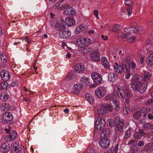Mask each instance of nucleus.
Returning <instances> with one entry per match:
<instances>
[{"mask_svg":"<svg viewBox=\"0 0 153 153\" xmlns=\"http://www.w3.org/2000/svg\"><path fill=\"white\" fill-rule=\"evenodd\" d=\"M105 121L102 117H99L96 120L94 125V127L97 130L101 131L100 134L99 145L102 148L105 147Z\"/></svg>","mask_w":153,"mask_h":153,"instance_id":"nucleus-1","label":"nucleus"},{"mask_svg":"<svg viewBox=\"0 0 153 153\" xmlns=\"http://www.w3.org/2000/svg\"><path fill=\"white\" fill-rule=\"evenodd\" d=\"M146 85L142 84L137 79H135L131 83L132 88L135 92H138L141 94L143 93L146 89Z\"/></svg>","mask_w":153,"mask_h":153,"instance_id":"nucleus-2","label":"nucleus"},{"mask_svg":"<svg viewBox=\"0 0 153 153\" xmlns=\"http://www.w3.org/2000/svg\"><path fill=\"white\" fill-rule=\"evenodd\" d=\"M146 109L144 108H142L140 110L135 112L133 116L136 120L143 118L141 120L143 121L144 120L143 118L146 117Z\"/></svg>","mask_w":153,"mask_h":153,"instance_id":"nucleus-3","label":"nucleus"},{"mask_svg":"<svg viewBox=\"0 0 153 153\" xmlns=\"http://www.w3.org/2000/svg\"><path fill=\"white\" fill-rule=\"evenodd\" d=\"M62 9L63 10V13L67 15H74L75 14V11L74 9L71 7H69L68 5L63 6Z\"/></svg>","mask_w":153,"mask_h":153,"instance_id":"nucleus-4","label":"nucleus"},{"mask_svg":"<svg viewBox=\"0 0 153 153\" xmlns=\"http://www.w3.org/2000/svg\"><path fill=\"white\" fill-rule=\"evenodd\" d=\"M95 95L98 98L103 97L105 94V87L104 86H100L95 91Z\"/></svg>","mask_w":153,"mask_h":153,"instance_id":"nucleus-5","label":"nucleus"},{"mask_svg":"<svg viewBox=\"0 0 153 153\" xmlns=\"http://www.w3.org/2000/svg\"><path fill=\"white\" fill-rule=\"evenodd\" d=\"M91 76L96 84L99 85L100 83L102 80V76L100 74L95 72L92 73Z\"/></svg>","mask_w":153,"mask_h":153,"instance_id":"nucleus-6","label":"nucleus"},{"mask_svg":"<svg viewBox=\"0 0 153 153\" xmlns=\"http://www.w3.org/2000/svg\"><path fill=\"white\" fill-rule=\"evenodd\" d=\"M90 55L91 59L93 61L97 62L100 59V53L99 51L97 50L93 51L91 52Z\"/></svg>","mask_w":153,"mask_h":153,"instance_id":"nucleus-7","label":"nucleus"},{"mask_svg":"<svg viewBox=\"0 0 153 153\" xmlns=\"http://www.w3.org/2000/svg\"><path fill=\"white\" fill-rule=\"evenodd\" d=\"M117 100L113 98L109 101V104H108L106 106V111L111 112L113 109V107L116 103Z\"/></svg>","mask_w":153,"mask_h":153,"instance_id":"nucleus-8","label":"nucleus"},{"mask_svg":"<svg viewBox=\"0 0 153 153\" xmlns=\"http://www.w3.org/2000/svg\"><path fill=\"white\" fill-rule=\"evenodd\" d=\"M100 108L97 109V113L99 115L103 116L105 114V103L101 102L100 104Z\"/></svg>","mask_w":153,"mask_h":153,"instance_id":"nucleus-9","label":"nucleus"},{"mask_svg":"<svg viewBox=\"0 0 153 153\" xmlns=\"http://www.w3.org/2000/svg\"><path fill=\"white\" fill-rule=\"evenodd\" d=\"M85 67L83 64L79 63L76 65L75 67V71L76 73H82L84 71Z\"/></svg>","mask_w":153,"mask_h":153,"instance_id":"nucleus-10","label":"nucleus"},{"mask_svg":"<svg viewBox=\"0 0 153 153\" xmlns=\"http://www.w3.org/2000/svg\"><path fill=\"white\" fill-rule=\"evenodd\" d=\"M17 133L15 130H13L12 133L9 135L6 136L4 138L5 140L7 141H10L14 139L16 137Z\"/></svg>","mask_w":153,"mask_h":153,"instance_id":"nucleus-11","label":"nucleus"},{"mask_svg":"<svg viewBox=\"0 0 153 153\" xmlns=\"http://www.w3.org/2000/svg\"><path fill=\"white\" fill-rule=\"evenodd\" d=\"M2 118L3 120L6 122L10 121L12 120L13 115L10 112H6L3 114Z\"/></svg>","mask_w":153,"mask_h":153,"instance_id":"nucleus-12","label":"nucleus"},{"mask_svg":"<svg viewBox=\"0 0 153 153\" xmlns=\"http://www.w3.org/2000/svg\"><path fill=\"white\" fill-rule=\"evenodd\" d=\"M10 145L7 142L2 144L0 148V153H6L10 150Z\"/></svg>","mask_w":153,"mask_h":153,"instance_id":"nucleus-13","label":"nucleus"},{"mask_svg":"<svg viewBox=\"0 0 153 153\" xmlns=\"http://www.w3.org/2000/svg\"><path fill=\"white\" fill-rule=\"evenodd\" d=\"M66 19L65 21L64 20V19L62 17H60V19L58 22V24L59 27H58V30L60 31L64 29L66 27Z\"/></svg>","mask_w":153,"mask_h":153,"instance_id":"nucleus-14","label":"nucleus"},{"mask_svg":"<svg viewBox=\"0 0 153 153\" xmlns=\"http://www.w3.org/2000/svg\"><path fill=\"white\" fill-rule=\"evenodd\" d=\"M1 76L4 81H7L10 77V73L6 71H2L1 72Z\"/></svg>","mask_w":153,"mask_h":153,"instance_id":"nucleus-15","label":"nucleus"},{"mask_svg":"<svg viewBox=\"0 0 153 153\" xmlns=\"http://www.w3.org/2000/svg\"><path fill=\"white\" fill-rule=\"evenodd\" d=\"M71 34L70 30H64L59 33V36L63 39H66L69 37Z\"/></svg>","mask_w":153,"mask_h":153,"instance_id":"nucleus-16","label":"nucleus"},{"mask_svg":"<svg viewBox=\"0 0 153 153\" xmlns=\"http://www.w3.org/2000/svg\"><path fill=\"white\" fill-rule=\"evenodd\" d=\"M115 91L118 97L121 99H124V96L125 94L124 91L122 87H117V89L115 90Z\"/></svg>","mask_w":153,"mask_h":153,"instance_id":"nucleus-17","label":"nucleus"},{"mask_svg":"<svg viewBox=\"0 0 153 153\" xmlns=\"http://www.w3.org/2000/svg\"><path fill=\"white\" fill-rule=\"evenodd\" d=\"M66 25L68 26H71L74 25L75 21L72 17H68L66 18Z\"/></svg>","mask_w":153,"mask_h":153,"instance_id":"nucleus-18","label":"nucleus"},{"mask_svg":"<svg viewBox=\"0 0 153 153\" xmlns=\"http://www.w3.org/2000/svg\"><path fill=\"white\" fill-rule=\"evenodd\" d=\"M115 65L114 66V68L116 71L120 74H122L124 71V66H121L117 63H115Z\"/></svg>","mask_w":153,"mask_h":153,"instance_id":"nucleus-19","label":"nucleus"},{"mask_svg":"<svg viewBox=\"0 0 153 153\" xmlns=\"http://www.w3.org/2000/svg\"><path fill=\"white\" fill-rule=\"evenodd\" d=\"M118 78V76L116 74L111 73L108 74V80L111 82H114Z\"/></svg>","mask_w":153,"mask_h":153,"instance_id":"nucleus-20","label":"nucleus"},{"mask_svg":"<svg viewBox=\"0 0 153 153\" xmlns=\"http://www.w3.org/2000/svg\"><path fill=\"white\" fill-rule=\"evenodd\" d=\"M83 86L80 84H75L73 88L74 92L75 94H77L82 88Z\"/></svg>","mask_w":153,"mask_h":153,"instance_id":"nucleus-21","label":"nucleus"},{"mask_svg":"<svg viewBox=\"0 0 153 153\" xmlns=\"http://www.w3.org/2000/svg\"><path fill=\"white\" fill-rule=\"evenodd\" d=\"M81 85L83 86L86 87L89 84L90 80L89 79L85 76H83L81 78Z\"/></svg>","mask_w":153,"mask_h":153,"instance_id":"nucleus-22","label":"nucleus"},{"mask_svg":"<svg viewBox=\"0 0 153 153\" xmlns=\"http://www.w3.org/2000/svg\"><path fill=\"white\" fill-rule=\"evenodd\" d=\"M13 150L16 153H18L21 150L18 143L15 142L12 144Z\"/></svg>","mask_w":153,"mask_h":153,"instance_id":"nucleus-23","label":"nucleus"},{"mask_svg":"<svg viewBox=\"0 0 153 153\" xmlns=\"http://www.w3.org/2000/svg\"><path fill=\"white\" fill-rule=\"evenodd\" d=\"M152 74L148 72H145L142 75V77L143 80L145 82L148 81L150 80Z\"/></svg>","mask_w":153,"mask_h":153,"instance_id":"nucleus-24","label":"nucleus"},{"mask_svg":"<svg viewBox=\"0 0 153 153\" xmlns=\"http://www.w3.org/2000/svg\"><path fill=\"white\" fill-rule=\"evenodd\" d=\"M146 62L147 65L149 66L153 65V53L146 58Z\"/></svg>","mask_w":153,"mask_h":153,"instance_id":"nucleus-25","label":"nucleus"},{"mask_svg":"<svg viewBox=\"0 0 153 153\" xmlns=\"http://www.w3.org/2000/svg\"><path fill=\"white\" fill-rule=\"evenodd\" d=\"M122 122L121 123L115 124V129L117 131L121 132L123 131L124 122Z\"/></svg>","mask_w":153,"mask_h":153,"instance_id":"nucleus-26","label":"nucleus"},{"mask_svg":"<svg viewBox=\"0 0 153 153\" xmlns=\"http://www.w3.org/2000/svg\"><path fill=\"white\" fill-rule=\"evenodd\" d=\"M9 95L6 91L2 92L1 94V99L3 101H5L9 98Z\"/></svg>","mask_w":153,"mask_h":153,"instance_id":"nucleus-27","label":"nucleus"},{"mask_svg":"<svg viewBox=\"0 0 153 153\" xmlns=\"http://www.w3.org/2000/svg\"><path fill=\"white\" fill-rule=\"evenodd\" d=\"M49 23L52 27L58 30L59 26L58 25V22L56 21L52 20Z\"/></svg>","mask_w":153,"mask_h":153,"instance_id":"nucleus-28","label":"nucleus"},{"mask_svg":"<svg viewBox=\"0 0 153 153\" xmlns=\"http://www.w3.org/2000/svg\"><path fill=\"white\" fill-rule=\"evenodd\" d=\"M85 97L89 102L93 103L94 102V97L91 94L86 93L85 95Z\"/></svg>","mask_w":153,"mask_h":153,"instance_id":"nucleus-29","label":"nucleus"},{"mask_svg":"<svg viewBox=\"0 0 153 153\" xmlns=\"http://www.w3.org/2000/svg\"><path fill=\"white\" fill-rule=\"evenodd\" d=\"M76 45L79 47H82L85 45L83 39L81 38L77 40Z\"/></svg>","mask_w":153,"mask_h":153,"instance_id":"nucleus-30","label":"nucleus"},{"mask_svg":"<svg viewBox=\"0 0 153 153\" xmlns=\"http://www.w3.org/2000/svg\"><path fill=\"white\" fill-rule=\"evenodd\" d=\"M130 59L128 58H126L124 59L123 61V66H124L125 68H126V71H128V69L127 68V64L130 63Z\"/></svg>","mask_w":153,"mask_h":153,"instance_id":"nucleus-31","label":"nucleus"},{"mask_svg":"<svg viewBox=\"0 0 153 153\" xmlns=\"http://www.w3.org/2000/svg\"><path fill=\"white\" fill-rule=\"evenodd\" d=\"M9 86L7 82H4L1 84L0 88L2 90H5L7 89Z\"/></svg>","mask_w":153,"mask_h":153,"instance_id":"nucleus-32","label":"nucleus"},{"mask_svg":"<svg viewBox=\"0 0 153 153\" xmlns=\"http://www.w3.org/2000/svg\"><path fill=\"white\" fill-rule=\"evenodd\" d=\"M122 27V26L121 25H116L112 28V30L113 31L116 32L120 30Z\"/></svg>","mask_w":153,"mask_h":153,"instance_id":"nucleus-33","label":"nucleus"},{"mask_svg":"<svg viewBox=\"0 0 153 153\" xmlns=\"http://www.w3.org/2000/svg\"><path fill=\"white\" fill-rule=\"evenodd\" d=\"M131 153H138V148L137 146H131L130 149Z\"/></svg>","mask_w":153,"mask_h":153,"instance_id":"nucleus-34","label":"nucleus"},{"mask_svg":"<svg viewBox=\"0 0 153 153\" xmlns=\"http://www.w3.org/2000/svg\"><path fill=\"white\" fill-rule=\"evenodd\" d=\"M146 149L149 151L153 150V142H151L146 145L145 146Z\"/></svg>","mask_w":153,"mask_h":153,"instance_id":"nucleus-35","label":"nucleus"},{"mask_svg":"<svg viewBox=\"0 0 153 153\" xmlns=\"http://www.w3.org/2000/svg\"><path fill=\"white\" fill-rule=\"evenodd\" d=\"M153 126V124L149 123H145L143 127V128L145 130H148L151 128Z\"/></svg>","mask_w":153,"mask_h":153,"instance_id":"nucleus-36","label":"nucleus"},{"mask_svg":"<svg viewBox=\"0 0 153 153\" xmlns=\"http://www.w3.org/2000/svg\"><path fill=\"white\" fill-rule=\"evenodd\" d=\"M129 107L128 105H126V106H125L123 107V111L124 114L127 115L129 113L130 111Z\"/></svg>","mask_w":153,"mask_h":153,"instance_id":"nucleus-37","label":"nucleus"},{"mask_svg":"<svg viewBox=\"0 0 153 153\" xmlns=\"http://www.w3.org/2000/svg\"><path fill=\"white\" fill-rule=\"evenodd\" d=\"M114 120L112 119H109L107 120V125L111 127H113L115 124L114 123Z\"/></svg>","mask_w":153,"mask_h":153,"instance_id":"nucleus-38","label":"nucleus"},{"mask_svg":"<svg viewBox=\"0 0 153 153\" xmlns=\"http://www.w3.org/2000/svg\"><path fill=\"white\" fill-rule=\"evenodd\" d=\"M1 62L3 63H4L7 61V58L3 53H2L1 54Z\"/></svg>","mask_w":153,"mask_h":153,"instance_id":"nucleus-39","label":"nucleus"},{"mask_svg":"<svg viewBox=\"0 0 153 153\" xmlns=\"http://www.w3.org/2000/svg\"><path fill=\"white\" fill-rule=\"evenodd\" d=\"M125 4L128 5V7L131 8L133 4V2L131 0H126L125 1Z\"/></svg>","mask_w":153,"mask_h":153,"instance_id":"nucleus-40","label":"nucleus"},{"mask_svg":"<svg viewBox=\"0 0 153 153\" xmlns=\"http://www.w3.org/2000/svg\"><path fill=\"white\" fill-rule=\"evenodd\" d=\"M9 106L5 103H3L1 106V109L4 111L9 109Z\"/></svg>","mask_w":153,"mask_h":153,"instance_id":"nucleus-41","label":"nucleus"},{"mask_svg":"<svg viewBox=\"0 0 153 153\" xmlns=\"http://www.w3.org/2000/svg\"><path fill=\"white\" fill-rule=\"evenodd\" d=\"M83 28L84 27L81 25L77 27L75 31L76 33L78 34L81 32Z\"/></svg>","mask_w":153,"mask_h":153,"instance_id":"nucleus-42","label":"nucleus"},{"mask_svg":"<svg viewBox=\"0 0 153 153\" xmlns=\"http://www.w3.org/2000/svg\"><path fill=\"white\" fill-rule=\"evenodd\" d=\"M75 76L73 72H70L68 74L67 77V79H71Z\"/></svg>","mask_w":153,"mask_h":153,"instance_id":"nucleus-43","label":"nucleus"},{"mask_svg":"<svg viewBox=\"0 0 153 153\" xmlns=\"http://www.w3.org/2000/svg\"><path fill=\"white\" fill-rule=\"evenodd\" d=\"M119 102L118 101H116V103L114 105L113 109H114L115 111H117L120 108V106L119 105Z\"/></svg>","mask_w":153,"mask_h":153,"instance_id":"nucleus-44","label":"nucleus"},{"mask_svg":"<svg viewBox=\"0 0 153 153\" xmlns=\"http://www.w3.org/2000/svg\"><path fill=\"white\" fill-rule=\"evenodd\" d=\"M84 41L85 42V45H88L91 43V40L88 38H86L83 39Z\"/></svg>","mask_w":153,"mask_h":153,"instance_id":"nucleus-45","label":"nucleus"},{"mask_svg":"<svg viewBox=\"0 0 153 153\" xmlns=\"http://www.w3.org/2000/svg\"><path fill=\"white\" fill-rule=\"evenodd\" d=\"M19 85V82L17 81H12L10 84V86L12 87L17 86Z\"/></svg>","mask_w":153,"mask_h":153,"instance_id":"nucleus-46","label":"nucleus"},{"mask_svg":"<svg viewBox=\"0 0 153 153\" xmlns=\"http://www.w3.org/2000/svg\"><path fill=\"white\" fill-rule=\"evenodd\" d=\"M130 28L133 29V30L137 29L138 25L136 22H133L130 24Z\"/></svg>","mask_w":153,"mask_h":153,"instance_id":"nucleus-47","label":"nucleus"},{"mask_svg":"<svg viewBox=\"0 0 153 153\" xmlns=\"http://www.w3.org/2000/svg\"><path fill=\"white\" fill-rule=\"evenodd\" d=\"M114 35L120 38H122L123 37V36L124 35V33L123 32H119L117 33H115Z\"/></svg>","mask_w":153,"mask_h":153,"instance_id":"nucleus-48","label":"nucleus"},{"mask_svg":"<svg viewBox=\"0 0 153 153\" xmlns=\"http://www.w3.org/2000/svg\"><path fill=\"white\" fill-rule=\"evenodd\" d=\"M131 134V131L130 129H128L126 132L124 138L126 139L128 138Z\"/></svg>","mask_w":153,"mask_h":153,"instance_id":"nucleus-49","label":"nucleus"},{"mask_svg":"<svg viewBox=\"0 0 153 153\" xmlns=\"http://www.w3.org/2000/svg\"><path fill=\"white\" fill-rule=\"evenodd\" d=\"M123 122V120L121 121L120 118L118 117H115V121L114 122V123L115 124H120L121 123V122Z\"/></svg>","mask_w":153,"mask_h":153,"instance_id":"nucleus-50","label":"nucleus"},{"mask_svg":"<svg viewBox=\"0 0 153 153\" xmlns=\"http://www.w3.org/2000/svg\"><path fill=\"white\" fill-rule=\"evenodd\" d=\"M91 51V48L90 47H86L84 48L83 49V52L84 53H87L90 52Z\"/></svg>","mask_w":153,"mask_h":153,"instance_id":"nucleus-51","label":"nucleus"},{"mask_svg":"<svg viewBox=\"0 0 153 153\" xmlns=\"http://www.w3.org/2000/svg\"><path fill=\"white\" fill-rule=\"evenodd\" d=\"M136 38L134 36L130 37L127 40V42L128 43L133 42H134Z\"/></svg>","mask_w":153,"mask_h":153,"instance_id":"nucleus-52","label":"nucleus"},{"mask_svg":"<svg viewBox=\"0 0 153 153\" xmlns=\"http://www.w3.org/2000/svg\"><path fill=\"white\" fill-rule=\"evenodd\" d=\"M21 39L22 40H25L26 42L28 44L30 43L31 40L27 37H23L21 38Z\"/></svg>","mask_w":153,"mask_h":153,"instance_id":"nucleus-53","label":"nucleus"},{"mask_svg":"<svg viewBox=\"0 0 153 153\" xmlns=\"http://www.w3.org/2000/svg\"><path fill=\"white\" fill-rule=\"evenodd\" d=\"M128 145H132L131 146H137V143L134 140H131L128 143Z\"/></svg>","mask_w":153,"mask_h":153,"instance_id":"nucleus-54","label":"nucleus"},{"mask_svg":"<svg viewBox=\"0 0 153 153\" xmlns=\"http://www.w3.org/2000/svg\"><path fill=\"white\" fill-rule=\"evenodd\" d=\"M153 104V99L148 100L145 103V105H149Z\"/></svg>","mask_w":153,"mask_h":153,"instance_id":"nucleus-55","label":"nucleus"},{"mask_svg":"<svg viewBox=\"0 0 153 153\" xmlns=\"http://www.w3.org/2000/svg\"><path fill=\"white\" fill-rule=\"evenodd\" d=\"M143 28L142 27L140 26L137 27V29L133 30V31L134 33H137L138 31H140L142 30Z\"/></svg>","mask_w":153,"mask_h":153,"instance_id":"nucleus-56","label":"nucleus"},{"mask_svg":"<svg viewBox=\"0 0 153 153\" xmlns=\"http://www.w3.org/2000/svg\"><path fill=\"white\" fill-rule=\"evenodd\" d=\"M130 96V93L129 92H127L125 94V93L124 96V98H125L126 99L127 98V99H128L129 98Z\"/></svg>","mask_w":153,"mask_h":153,"instance_id":"nucleus-57","label":"nucleus"},{"mask_svg":"<svg viewBox=\"0 0 153 153\" xmlns=\"http://www.w3.org/2000/svg\"><path fill=\"white\" fill-rule=\"evenodd\" d=\"M130 33H125L124 34L123 36V39H126L127 38H128V37L130 36Z\"/></svg>","mask_w":153,"mask_h":153,"instance_id":"nucleus-58","label":"nucleus"},{"mask_svg":"<svg viewBox=\"0 0 153 153\" xmlns=\"http://www.w3.org/2000/svg\"><path fill=\"white\" fill-rule=\"evenodd\" d=\"M93 13L97 19L99 18L98 16V12L97 10H94L93 12Z\"/></svg>","mask_w":153,"mask_h":153,"instance_id":"nucleus-59","label":"nucleus"},{"mask_svg":"<svg viewBox=\"0 0 153 153\" xmlns=\"http://www.w3.org/2000/svg\"><path fill=\"white\" fill-rule=\"evenodd\" d=\"M138 133L140 134V135L141 137L145 134L143 130L141 129L139 130Z\"/></svg>","mask_w":153,"mask_h":153,"instance_id":"nucleus-60","label":"nucleus"},{"mask_svg":"<svg viewBox=\"0 0 153 153\" xmlns=\"http://www.w3.org/2000/svg\"><path fill=\"white\" fill-rule=\"evenodd\" d=\"M110 144V140L108 138H106V148L108 147Z\"/></svg>","mask_w":153,"mask_h":153,"instance_id":"nucleus-61","label":"nucleus"},{"mask_svg":"<svg viewBox=\"0 0 153 153\" xmlns=\"http://www.w3.org/2000/svg\"><path fill=\"white\" fill-rule=\"evenodd\" d=\"M112 95L111 94H109L108 96L106 98V99L107 100V103H108V101L109 100H110L111 99H112Z\"/></svg>","mask_w":153,"mask_h":153,"instance_id":"nucleus-62","label":"nucleus"},{"mask_svg":"<svg viewBox=\"0 0 153 153\" xmlns=\"http://www.w3.org/2000/svg\"><path fill=\"white\" fill-rule=\"evenodd\" d=\"M152 43V41L151 40L149 39L146 40V44L147 45H151Z\"/></svg>","mask_w":153,"mask_h":153,"instance_id":"nucleus-63","label":"nucleus"},{"mask_svg":"<svg viewBox=\"0 0 153 153\" xmlns=\"http://www.w3.org/2000/svg\"><path fill=\"white\" fill-rule=\"evenodd\" d=\"M88 153H96L95 151L93 149H90L87 151Z\"/></svg>","mask_w":153,"mask_h":153,"instance_id":"nucleus-64","label":"nucleus"}]
</instances>
